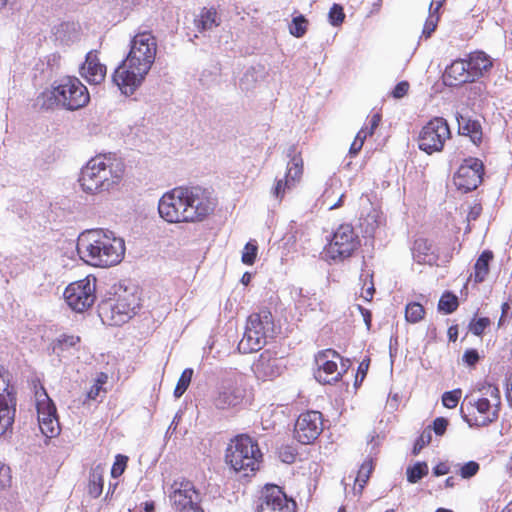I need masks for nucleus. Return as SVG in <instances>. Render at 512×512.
<instances>
[{
  "instance_id": "nucleus-39",
  "label": "nucleus",
  "mask_w": 512,
  "mask_h": 512,
  "mask_svg": "<svg viewBox=\"0 0 512 512\" xmlns=\"http://www.w3.org/2000/svg\"><path fill=\"white\" fill-rule=\"evenodd\" d=\"M309 22L302 14L293 16L289 23V32H306L308 29Z\"/></svg>"
},
{
  "instance_id": "nucleus-9",
  "label": "nucleus",
  "mask_w": 512,
  "mask_h": 512,
  "mask_svg": "<svg viewBox=\"0 0 512 512\" xmlns=\"http://www.w3.org/2000/svg\"><path fill=\"white\" fill-rule=\"evenodd\" d=\"M168 498L174 512H204L200 494L189 480H175L169 487Z\"/></svg>"
},
{
  "instance_id": "nucleus-4",
  "label": "nucleus",
  "mask_w": 512,
  "mask_h": 512,
  "mask_svg": "<svg viewBox=\"0 0 512 512\" xmlns=\"http://www.w3.org/2000/svg\"><path fill=\"white\" fill-rule=\"evenodd\" d=\"M125 172L123 161L113 154H99L81 169L79 182L84 192L92 195L118 188Z\"/></svg>"
},
{
  "instance_id": "nucleus-58",
  "label": "nucleus",
  "mask_w": 512,
  "mask_h": 512,
  "mask_svg": "<svg viewBox=\"0 0 512 512\" xmlns=\"http://www.w3.org/2000/svg\"><path fill=\"white\" fill-rule=\"evenodd\" d=\"M449 472V467L445 463H439L433 468V474L435 476H442Z\"/></svg>"
},
{
  "instance_id": "nucleus-10",
  "label": "nucleus",
  "mask_w": 512,
  "mask_h": 512,
  "mask_svg": "<svg viewBox=\"0 0 512 512\" xmlns=\"http://www.w3.org/2000/svg\"><path fill=\"white\" fill-rule=\"evenodd\" d=\"M96 281L95 277L87 276L66 287L64 298L72 310L83 312L94 304L96 299Z\"/></svg>"
},
{
  "instance_id": "nucleus-23",
  "label": "nucleus",
  "mask_w": 512,
  "mask_h": 512,
  "mask_svg": "<svg viewBox=\"0 0 512 512\" xmlns=\"http://www.w3.org/2000/svg\"><path fill=\"white\" fill-rule=\"evenodd\" d=\"M444 81L449 86H458L473 82V77L467 69V62L463 59L453 61L445 70Z\"/></svg>"
},
{
  "instance_id": "nucleus-11",
  "label": "nucleus",
  "mask_w": 512,
  "mask_h": 512,
  "mask_svg": "<svg viewBox=\"0 0 512 512\" xmlns=\"http://www.w3.org/2000/svg\"><path fill=\"white\" fill-rule=\"evenodd\" d=\"M287 157L290 161L287 164L285 176L275 180V184L271 188V196L280 203L285 194L293 190L301 181L303 175V160L297 155L295 146L289 147Z\"/></svg>"
},
{
  "instance_id": "nucleus-18",
  "label": "nucleus",
  "mask_w": 512,
  "mask_h": 512,
  "mask_svg": "<svg viewBox=\"0 0 512 512\" xmlns=\"http://www.w3.org/2000/svg\"><path fill=\"white\" fill-rule=\"evenodd\" d=\"M322 430V414L319 411H307L298 417L294 436L302 444H311L318 438Z\"/></svg>"
},
{
  "instance_id": "nucleus-1",
  "label": "nucleus",
  "mask_w": 512,
  "mask_h": 512,
  "mask_svg": "<svg viewBox=\"0 0 512 512\" xmlns=\"http://www.w3.org/2000/svg\"><path fill=\"white\" fill-rule=\"evenodd\" d=\"M216 202L212 192L200 186L176 187L158 202V212L168 223H195L213 212Z\"/></svg>"
},
{
  "instance_id": "nucleus-54",
  "label": "nucleus",
  "mask_w": 512,
  "mask_h": 512,
  "mask_svg": "<svg viewBox=\"0 0 512 512\" xmlns=\"http://www.w3.org/2000/svg\"><path fill=\"white\" fill-rule=\"evenodd\" d=\"M447 425L448 421L445 418H436L433 422V430L437 435H443L446 431Z\"/></svg>"
},
{
  "instance_id": "nucleus-29",
  "label": "nucleus",
  "mask_w": 512,
  "mask_h": 512,
  "mask_svg": "<svg viewBox=\"0 0 512 512\" xmlns=\"http://www.w3.org/2000/svg\"><path fill=\"white\" fill-rule=\"evenodd\" d=\"M493 259V253L490 250H485L476 260L474 265V280L476 283H481L485 280L489 273V263Z\"/></svg>"
},
{
  "instance_id": "nucleus-19",
  "label": "nucleus",
  "mask_w": 512,
  "mask_h": 512,
  "mask_svg": "<svg viewBox=\"0 0 512 512\" xmlns=\"http://www.w3.org/2000/svg\"><path fill=\"white\" fill-rule=\"evenodd\" d=\"M245 389L236 378H228L222 381L213 397V405L217 409L225 410L234 408L242 403Z\"/></svg>"
},
{
  "instance_id": "nucleus-55",
  "label": "nucleus",
  "mask_w": 512,
  "mask_h": 512,
  "mask_svg": "<svg viewBox=\"0 0 512 512\" xmlns=\"http://www.w3.org/2000/svg\"><path fill=\"white\" fill-rule=\"evenodd\" d=\"M380 121H381V115L378 113L374 114L371 117L370 122H369V124H370L369 129L363 128L368 133V136H371L374 133V130L378 127Z\"/></svg>"
},
{
  "instance_id": "nucleus-44",
  "label": "nucleus",
  "mask_w": 512,
  "mask_h": 512,
  "mask_svg": "<svg viewBox=\"0 0 512 512\" xmlns=\"http://www.w3.org/2000/svg\"><path fill=\"white\" fill-rule=\"evenodd\" d=\"M328 18L329 22L333 26H339L344 21L345 18L342 6H340L339 4H334L329 11Z\"/></svg>"
},
{
  "instance_id": "nucleus-7",
  "label": "nucleus",
  "mask_w": 512,
  "mask_h": 512,
  "mask_svg": "<svg viewBox=\"0 0 512 512\" xmlns=\"http://www.w3.org/2000/svg\"><path fill=\"white\" fill-rule=\"evenodd\" d=\"M275 335L273 316L269 310L252 313L246 323L244 335L238 344L241 353H253L261 350L267 340Z\"/></svg>"
},
{
  "instance_id": "nucleus-61",
  "label": "nucleus",
  "mask_w": 512,
  "mask_h": 512,
  "mask_svg": "<svg viewBox=\"0 0 512 512\" xmlns=\"http://www.w3.org/2000/svg\"><path fill=\"white\" fill-rule=\"evenodd\" d=\"M374 291H375L374 285L371 282L370 286L366 289L365 293L362 294V297L366 301H370L372 299V297H373Z\"/></svg>"
},
{
  "instance_id": "nucleus-20",
  "label": "nucleus",
  "mask_w": 512,
  "mask_h": 512,
  "mask_svg": "<svg viewBox=\"0 0 512 512\" xmlns=\"http://www.w3.org/2000/svg\"><path fill=\"white\" fill-rule=\"evenodd\" d=\"M464 402H467L469 406L475 408L479 413V417H476L473 423L467 415L463 414V419L470 426H487L498 419L500 407H494L493 402L489 398L477 397V395L471 394L466 396Z\"/></svg>"
},
{
  "instance_id": "nucleus-8",
  "label": "nucleus",
  "mask_w": 512,
  "mask_h": 512,
  "mask_svg": "<svg viewBox=\"0 0 512 512\" xmlns=\"http://www.w3.org/2000/svg\"><path fill=\"white\" fill-rule=\"evenodd\" d=\"M360 246L359 236L350 224H341L333 233L332 238L325 248L326 256L340 262L352 256Z\"/></svg>"
},
{
  "instance_id": "nucleus-22",
  "label": "nucleus",
  "mask_w": 512,
  "mask_h": 512,
  "mask_svg": "<svg viewBox=\"0 0 512 512\" xmlns=\"http://www.w3.org/2000/svg\"><path fill=\"white\" fill-rule=\"evenodd\" d=\"M107 68L99 61L97 51H89L80 68L81 76L91 85L101 84L106 77Z\"/></svg>"
},
{
  "instance_id": "nucleus-6",
  "label": "nucleus",
  "mask_w": 512,
  "mask_h": 512,
  "mask_svg": "<svg viewBox=\"0 0 512 512\" xmlns=\"http://www.w3.org/2000/svg\"><path fill=\"white\" fill-rule=\"evenodd\" d=\"M225 459L234 471L249 476L259 469L262 453L251 437L239 435L228 445Z\"/></svg>"
},
{
  "instance_id": "nucleus-30",
  "label": "nucleus",
  "mask_w": 512,
  "mask_h": 512,
  "mask_svg": "<svg viewBox=\"0 0 512 512\" xmlns=\"http://www.w3.org/2000/svg\"><path fill=\"white\" fill-rule=\"evenodd\" d=\"M471 394L477 395V397H486L493 402L494 407H500L501 396L497 386L490 383L479 384L475 387Z\"/></svg>"
},
{
  "instance_id": "nucleus-17",
  "label": "nucleus",
  "mask_w": 512,
  "mask_h": 512,
  "mask_svg": "<svg viewBox=\"0 0 512 512\" xmlns=\"http://www.w3.org/2000/svg\"><path fill=\"white\" fill-rule=\"evenodd\" d=\"M484 166L478 158H467L458 168L453 181L458 190L469 192L476 189L482 182Z\"/></svg>"
},
{
  "instance_id": "nucleus-13",
  "label": "nucleus",
  "mask_w": 512,
  "mask_h": 512,
  "mask_svg": "<svg viewBox=\"0 0 512 512\" xmlns=\"http://www.w3.org/2000/svg\"><path fill=\"white\" fill-rule=\"evenodd\" d=\"M450 137V129L444 118L436 117L430 120L420 131L418 137L419 149L432 154L443 149L445 141Z\"/></svg>"
},
{
  "instance_id": "nucleus-49",
  "label": "nucleus",
  "mask_w": 512,
  "mask_h": 512,
  "mask_svg": "<svg viewBox=\"0 0 512 512\" xmlns=\"http://www.w3.org/2000/svg\"><path fill=\"white\" fill-rule=\"evenodd\" d=\"M431 441V432L430 431H424L418 440L416 441L413 449V453L417 454L424 446L429 444Z\"/></svg>"
},
{
  "instance_id": "nucleus-62",
  "label": "nucleus",
  "mask_w": 512,
  "mask_h": 512,
  "mask_svg": "<svg viewBox=\"0 0 512 512\" xmlns=\"http://www.w3.org/2000/svg\"><path fill=\"white\" fill-rule=\"evenodd\" d=\"M377 217V213L374 212L373 214H369L366 218V221H369L370 219L373 221L372 223H369V225L371 226V230H373L378 225Z\"/></svg>"
},
{
  "instance_id": "nucleus-35",
  "label": "nucleus",
  "mask_w": 512,
  "mask_h": 512,
  "mask_svg": "<svg viewBox=\"0 0 512 512\" xmlns=\"http://www.w3.org/2000/svg\"><path fill=\"white\" fill-rule=\"evenodd\" d=\"M425 310L423 306L418 302H412L407 304L405 309V318L410 323H417L424 317Z\"/></svg>"
},
{
  "instance_id": "nucleus-5",
  "label": "nucleus",
  "mask_w": 512,
  "mask_h": 512,
  "mask_svg": "<svg viewBox=\"0 0 512 512\" xmlns=\"http://www.w3.org/2000/svg\"><path fill=\"white\" fill-rule=\"evenodd\" d=\"M90 101L87 87L76 77H65L52 89L42 92L37 103L43 109H52L61 106L66 110H78L85 107Z\"/></svg>"
},
{
  "instance_id": "nucleus-42",
  "label": "nucleus",
  "mask_w": 512,
  "mask_h": 512,
  "mask_svg": "<svg viewBox=\"0 0 512 512\" xmlns=\"http://www.w3.org/2000/svg\"><path fill=\"white\" fill-rule=\"evenodd\" d=\"M461 394L460 389L445 392L442 396L443 405L449 409L455 408L460 400Z\"/></svg>"
},
{
  "instance_id": "nucleus-60",
  "label": "nucleus",
  "mask_w": 512,
  "mask_h": 512,
  "mask_svg": "<svg viewBox=\"0 0 512 512\" xmlns=\"http://www.w3.org/2000/svg\"><path fill=\"white\" fill-rule=\"evenodd\" d=\"M358 309L360 310L362 316H363V319H364V322L365 324L367 325L368 328H370V325H371V313L369 310L361 307V306H358Z\"/></svg>"
},
{
  "instance_id": "nucleus-38",
  "label": "nucleus",
  "mask_w": 512,
  "mask_h": 512,
  "mask_svg": "<svg viewBox=\"0 0 512 512\" xmlns=\"http://www.w3.org/2000/svg\"><path fill=\"white\" fill-rule=\"evenodd\" d=\"M136 0H110L115 12H119L120 18H125L131 8L135 5Z\"/></svg>"
},
{
  "instance_id": "nucleus-33",
  "label": "nucleus",
  "mask_w": 512,
  "mask_h": 512,
  "mask_svg": "<svg viewBox=\"0 0 512 512\" xmlns=\"http://www.w3.org/2000/svg\"><path fill=\"white\" fill-rule=\"evenodd\" d=\"M80 343V337L76 335L61 334L52 343L53 352L60 353L75 347Z\"/></svg>"
},
{
  "instance_id": "nucleus-21",
  "label": "nucleus",
  "mask_w": 512,
  "mask_h": 512,
  "mask_svg": "<svg viewBox=\"0 0 512 512\" xmlns=\"http://www.w3.org/2000/svg\"><path fill=\"white\" fill-rule=\"evenodd\" d=\"M252 369L258 379L273 380L282 374L284 364L281 358L275 357L270 351H264L254 362Z\"/></svg>"
},
{
  "instance_id": "nucleus-28",
  "label": "nucleus",
  "mask_w": 512,
  "mask_h": 512,
  "mask_svg": "<svg viewBox=\"0 0 512 512\" xmlns=\"http://www.w3.org/2000/svg\"><path fill=\"white\" fill-rule=\"evenodd\" d=\"M38 423L41 432L49 438L59 434V422L56 413L38 414Z\"/></svg>"
},
{
  "instance_id": "nucleus-3",
  "label": "nucleus",
  "mask_w": 512,
  "mask_h": 512,
  "mask_svg": "<svg viewBox=\"0 0 512 512\" xmlns=\"http://www.w3.org/2000/svg\"><path fill=\"white\" fill-rule=\"evenodd\" d=\"M81 260L95 267H110L120 263L125 254V242L111 231L88 230L77 240Z\"/></svg>"
},
{
  "instance_id": "nucleus-46",
  "label": "nucleus",
  "mask_w": 512,
  "mask_h": 512,
  "mask_svg": "<svg viewBox=\"0 0 512 512\" xmlns=\"http://www.w3.org/2000/svg\"><path fill=\"white\" fill-rule=\"evenodd\" d=\"M258 248L256 245L248 242L242 253V262L247 265H252L255 262Z\"/></svg>"
},
{
  "instance_id": "nucleus-24",
  "label": "nucleus",
  "mask_w": 512,
  "mask_h": 512,
  "mask_svg": "<svg viewBox=\"0 0 512 512\" xmlns=\"http://www.w3.org/2000/svg\"><path fill=\"white\" fill-rule=\"evenodd\" d=\"M466 62L474 81L483 77L493 66L491 58L483 51L471 52Z\"/></svg>"
},
{
  "instance_id": "nucleus-15",
  "label": "nucleus",
  "mask_w": 512,
  "mask_h": 512,
  "mask_svg": "<svg viewBox=\"0 0 512 512\" xmlns=\"http://www.w3.org/2000/svg\"><path fill=\"white\" fill-rule=\"evenodd\" d=\"M258 512H295L296 503L276 485H266L258 499Z\"/></svg>"
},
{
  "instance_id": "nucleus-14",
  "label": "nucleus",
  "mask_w": 512,
  "mask_h": 512,
  "mask_svg": "<svg viewBox=\"0 0 512 512\" xmlns=\"http://www.w3.org/2000/svg\"><path fill=\"white\" fill-rule=\"evenodd\" d=\"M16 412L15 391L8 373L0 366V436L12 427Z\"/></svg>"
},
{
  "instance_id": "nucleus-16",
  "label": "nucleus",
  "mask_w": 512,
  "mask_h": 512,
  "mask_svg": "<svg viewBox=\"0 0 512 512\" xmlns=\"http://www.w3.org/2000/svg\"><path fill=\"white\" fill-rule=\"evenodd\" d=\"M338 360H342L341 356L332 349H326L318 352L315 356V363L317 370L315 372V378L322 384H331L337 382L342 373L346 371L344 364L342 369L338 368Z\"/></svg>"
},
{
  "instance_id": "nucleus-51",
  "label": "nucleus",
  "mask_w": 512,
  "mask_h": 512,
  "mask_svg": "<svg viewBox=\"0 0 512 512\" xmlns=\"http://www.w3.org/2000/svg\"><path fill=\"white\" fill-rule=\"evenodd\" d=\"M81 29L79 23L74 21H64L59 24L56 32H77Z\"/></svg>"
},
{
  "instance_id": "nucleus-34",
  "label": "nucleus",
  "mask_w": 512,
  "mask_h": 512,
  "mask_svg": "<svg viewBox=\"0 0 512 512\" xmlns=\"http://www.w3.org/2000/svg\"><path fill=\"white\" fill-rule=\"evenodd\" d=\"M406 474L407 480L410 483H417L428 474V465L426 462H417L413 466L407 468Z\"/></svg>"
},
{
  "instance_id": "nucleus-50",
  "label": "nucleus",
  "mask_w": 512,
  "mask_h": 512,
  "mask_svg": "<svg viewBox=\"0 0 512 512\" xmlns=\"http://www.w3.org/2000/svg\"><path fill=\"white\" fill-rule=\"evenodd\" d=\"M105 379H106V376H104V379H100V378L97 379L96 383L87 392L88 400H96L97 399L100 392L102 391V384L105 383Z\"/></svg>"
},
{
  "instance_id": "nucleus-59",
  "label": "nucleus",
  "mask_w": 512,
  "mask_h": 512,
  "mask_svg": "<svg viewBox=\"0 0 512 512\" xmlns=\"http://www.w3.org/2000/svg\"><path fill=\"white\" fill-rule=\"evenodd\" d=\"M343 197H344V195H343V194H341V195H340V197H339V199H338V200H336V202H335V203H329V202H328V195H327V192H325V194H324V198H325V199H324V202H326L327 204H329V210H333V209H336V208H339V207H341V206H342V200H343Z\"/></svg>"
},
{
  "instance_id": "nucleus-53",
  "label": "nucleus",
  "mask_w": 512,
  "mask_h": 512,
  "mask_svg": "<svg viewBox=\"0 0 512 512\" xmlns=\"http://www.w3.org/2000/svg\"><path fill=\"white\" fill-rule=\"evenodd\" d=\"M479 360V354L475 349L467 350L463 355V361L468 366H474Z\"/></svg>"
},
{
  "instance_id": "nucleus-63",
  "label": "nucleus",
  "mask_w": 512,
  "mask_h": 512,
  "mask_svg": "<svg viewBox=\"0 0 512 512\" xmlns=\"http://www.w3.org/2000/svg\"><path fill=\"white\" fill-rule=\"evenodd\" d=\"M457 335H458V333H457V327H453V326H452V327H450V328H449V330H448V336H449V339H450L451 341H456V339H457Z\"/></svg>"
},
{
  "instance_id": "nucleus-31",
  "label": "nucleus",
  "mask_w": 512,
  "mask_h": 512,
  "mask_svg": "<svg viewBox=\"0 0 512 512\" xmlns=\"http://www.w3.org/2000/svg\"><path fill=\"white\" fill-rule=\"evenodd\" d=\"M103 468L100 466L95 467L89 476L88 492L93 498L101 495L103 490Z\"/></svg>"
},
{
  "instance_id": "nucleus-52",
  "label": "nucleus",
  "mask_w": 512,
  "mask_h": 512,
  "mask_svg": "<svg viewBox=\"0 0 512 512\" xmlns=\"http://www.w3.org/2000/svg\"><path fill=\"white\" fill-rule=\"evenodd\" d=\"M409 87H410V85L407 81L399 82L393 89V92H392L393 97L396 99H400V98L404 97L407 94Z\"/></svg>"
},
{
  "instance_id": "nucleus-56",
  "label": "nucleus",
  "mask_w": 512,
  "mask_h": 512,
  "mask_svg": "<svg viewBox=\"0 0 512 512\" xmlns=\"http://www.w3.org/2000/svg\"><path fill=\"white\" fill-rule=\"evenodd\" d=\"M482 212V206L479 203H475L471 208L467 215L468 221H475Z\"/></svg>"
},
{
  "instance_id": "nucleus-12",
  "label": "nucleus",
  "mask_w": 512,
  "mask_h": 512,
  "mask_svg": "<svg viewBox=\"0 0 512 512\" xmlns=\"http://www.w3.org/2000/svg\"><path fill=\"white\" fill-rule=\"evenodd\" d=\"M137 307L138 303L135 296H120L116 300H109L103 303L100 306L99 315L103 322H108L110 325L120 326L136 314Z\"/></svg>"
},
{
  "instance_id": "nucleus-45",
  "label": "nucleus",
  "mask_w": 512,
  "mask_h": 512,
  "mask_svg": "<svg viewBox=\"0 0 512 512\" xmlns=\"http://www.w3.org/2000/svg\"><path fill=\"white\" fill-rule=\"evenodd\" d=\"M440 19L439 11L429 7V15L425 21L422 32H434Z\"/></svg>"
},
{
  "instance_id": "nucleus-57",
  "label": "nucleus",
  "mask_w": 512,
  "mask_h": 512,
  "mask_svg": "<svg viewBox=\"0 0 512 512\" xmlns=\"http://www.w3.org/2000/svg\"><path fill=\"white\" fill-rule=\"evenodd\" d=\"M9 467L0 463V487H5L9 481Z\"/></svg>"
},
{
  "instance_id": "nucleus-41",
  "label": "nucleus",
  "mask_w": 512,
  "mask_h": 512,
  "mask_svg": "<svg viewBox=\"0 0 512 512\" xmlns=\"http://www.w3.org/2000/svg\"><path fill=\"white\" fill-rule=\"evenodd\" d=\"M491 321L487 317L473 319L469 324V330L476 336H481L484 330L490 326Z\"/></svg>"
},
{
  "instance_id": "nucleus-43",
  "label": "nucleus",
  "mask_w": 512,
  "mask_h": 512,
  "mask_svg": "<svg viewBox=\"0 0 512 512\" xmlns=\"http://www.w3.org/2000/svg\"><path fill=\"white\" fill-rule=\"evenodd\" d=\"M127 462H128L127 456L118 454L115 457V462L111 468V476L113 478H117V477L121 476L126 469Z\"/></svg>"
},
{
  "instance_id": "nucleus-26",
  "label": "nucleus",
  "mask_w": 512,
  "mask_h": 512,
  "mask_svg": "<svg viewBox=\"0 0 512 512\" xmlns=\"http://www.w3.org/2000/svg\"><path fill=\"white\" fill-rule=\"evenodd\" d=\"M456 119L458 122V131L460 134L469 136L474 144L481 141L482 127L478 121L472 120L459 114L456 116Z\"/></svg>"
},
{
  "instance_id": "nucleus-48",
  "label": "nucleus",
  "mask_w": 512,
  "mask_h": 512,
  "mask_svg": "<svg viewBox=\"0 0 512 512\" xmlns=\"http://www.w3.org/2000/svg\"><path fill=\"white\" fill-rule=\"evenodd\" d=\"M367 136H368V133L364 129H361L357 133L353 143L350 146L349 154L351 156L356 155L362 149V146H363L364 141L367 138Z\"/></svg>"
},
{
  "instance_id": "nucleus-64",
  "label": "nucleus",
  "mask_w": 512,
  "mask_h": 512,
  "mask_svg": "<svg viewBox=\"0 0 512 512\" xmlns=\"http://www.w3.org/2000/svg\"><path fill=\"white\" fill-rule=\"evenodd\" d=\"M507 399L512 406V377L509 380L508 387H507Z\"/></svg>"
},
{
  "instance_id": "nucleus-2",
  "label": "nucleus",
  "mask_w": 512,
  "mask_h": 512,
  "mask_svg": "<svg viewBox=\"0 0 512 512\" xmlns=\"http://www.w3.org/2000/svg\"><path fill=\"white\" fill-rule=\"evenodd\" d=\"M153 34H135L126 59L114 70L112 82L126 96L133 95L143 84L156 57Z\"/></svg>"
},
{
  "instance_id": "nucleus-37",
  "label": "nucleus",
  "mask_w": 512,
  "mask_h": 512,
  "mask_svg": "<svg viewBox=\"0 0 512 512\" xmlns=\"http://www.w3.org/2000/svg\"><path fill=\"white\" fill-rule=\"evenodd\" d=\"M193 376V369L186 368L180 378L178 379L177 385L174 390V396L180 398L187 390Z\"/></svg>"
},
{
  "instance_id": "nucleus-47",
  "label": "nucleus",
  "mask_w": 512,
  "mask_h": 512,
  "mask_svg": "<svg viewBox=\"0 0 512 512\" xmlns=\"http://www.w3.org/2000/svg\"><path fill=\"white\" fill-rule=\"evenodd\" d=\"M479 469L480 466L477 462L469 461L461 466L459 473L463 479H469L475 476L478 473Z\"/></svg>"
},
{
  "instance_id": "nucleus-32",
  "label": "nucleus",
  "mask_w": 512,
  "mask_h": 512,
  "mask_svg": "<svg viewBox=\"0 0 512 512\" xmlns=\"http://www.w3.org/2000/svg\"><path fill=\"white\" fill-rule=\"evenodd\" d=\"M37 414L56 413V407L43 386L35 392Z\"/></svg>"
},
{
  "instance_id": "nucleus-27",
  "label": "nucleus",
  "mask_w": 512,
  "mask_h": 512,
  "mask_svg": "<svg viewBox=\"0 0 512 512\" xmlns=\"http://www.w3.org/2000/svg\"><path fill=\"white\" fill-rule=\"evenodd\" d=\"M222 19L217 9L214 7H204L194 22L197 28L202 30H212L220 26Z\"/></svg>"
},
{
  "instance_id": "nucleus-36",
  "label": "nucleus",
  "mask_w": 512,
  "mask_h": 512,
  "mask_svg": "<svg viewBox=\"0 0 512 512\" xmlns=\"http://www.w3.org/2000/svg\"><path fill=\"white\" fill-rule=\"evenodd\" d=\"M458 307V298L452 293H445L439 300L438 309L440 311L445 312L446 314H450L454 312Z\"/></svg>"
},
{
  "instance_id": "nucleus-40",
  "label": "nucleus",
  "mask_w": 512,
  "mask_h": 512,
  "mask_svg": "<svg viewBox=\"0 0 512 512\" xmlns=\"http://www.w3.org/2000/svg\"><path fill=\"white\" fill-rule=\"evenodd\" d=\"M372 469H373V466H372V461L371 460H368V461H365L360 469L358 470V473H357V477H356V482L359 483V486L361 488L364 487V485L367 483L369 477H370V474L372 472Z\"/></svg>"
},
{
  "instance_id": "nucleus-25",
  "label": "nucleus",
  "mask_w": 512,
  "mask_h": 512,
  "mask_svg": "<svg viewBox=\"0 0 512 512\" xmlns=\"http://www.w3.org/2000/svg\"><path fill=\"white\" fill-rule=\"evenodd\" d=\"M412 255L414 260L419 264L432 265L437 260L432 244L424 238H418L415 240L412 248Z\"/></svg>"
}]
</instances>
